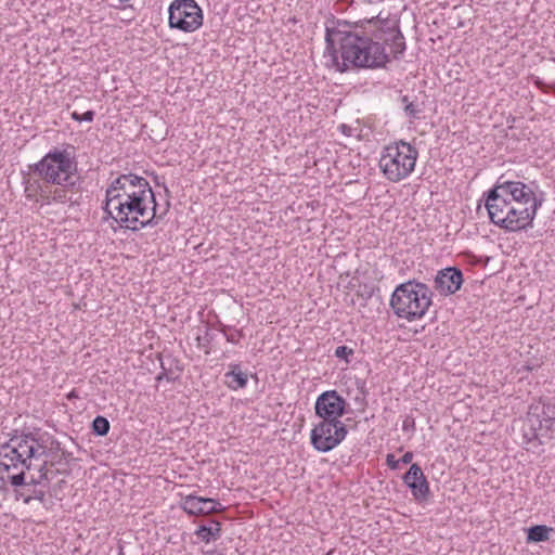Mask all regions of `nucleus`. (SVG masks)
<instances>
[{"label":"nucleus","instance_id":"nucleus-36","mask_svg":"<svg viewBox=\"0 0 555 555\" xmlns=\"http://www.w3.org/2000/svg\"><path fill=\"white\" fill-rule=\"evenodd\" d=\"M72 118L76 121H81V114L77 113V112H74L72 114Z\"/></svg>","mask_w":555,"mask_h":555},{"label":"nucleus","instance_id":"nucleus-30","mask_svg":"<svg viewBox=\"0 0 555 555\" xmlns=\"http://www.w3.org/2000/svg\"><path fill=\"white\" fill-rule=\"evenodd\" d=\"M94 116H95L94 111H87L83 114H81V121L91 122V121H93Z\"/></svg>","mask_w":555,"mask_h":555},{"label":"nucleus","instance_id":"nucleus-16","mask_svg":"<svg viewBox=\"0 0 555 555\" xmlns=\"http://www.w3.org/2000/svg\"><path fill=\"white\" fill-rule=\"evenodd\" d=\"M181 508L189 515H209L224 511V507L215 500L209 498L197 496L194 494L186 495L181 501Z\"/></svg>","mask_w":555,"mask_h":555},{"label":"nucleus","instance_id":"nucleus-37","mask_svg":"<svg viewBox=\"0 0 555 555\" xmlns=\"http://www.w3.org/2000/svg\"><path fill=\"white\" fill-rule=\"evenodd\" d=\"M356 400L361 403V411H364V408L366 405L364 397L362 399L357 398Z\"/></svg>","mask_w":555,"mask_h":555},{"label":"nucleus","instance_id":"nucleus-28","mask_svg":"<svg viewBox=\"0 0 555 555\" xmlns=\"http://www.w3.org/2000/svg\"><path fill=\"white\" fill-rule=\"evenodd\" d=\"M386 464L391 468V469H398L399 468V464H400V461L397 460L393 454L389 453L387 454V457H386Z\"/></svg>","mask_w":555,"mask_h":555},{"label":"nucleus","instance_id":"nucleus-25","mask_svg":"<svg viewBox=\"0 0 555 555\" xmlns=\"http://www.w3.org/2000/svg\"><path fill=\"white\" fill-rule=\"evenodd\" d=\"M401 102L404 104V112L409 117L418 118L421 109H418L413 102H409V98L406 95L401 98Z\"/></svg>","mask_w":555,"mask_h":555},{"label":"nucleus","instance_id":"nucleus-38","mask_svg":"<svg viewBox=\"0 0 555 555\" xmlns=\"http://www.w3.org/2000/svg\"><path fill=\"white\" fill-rule=\"evenodd\" d=\"M77 397H78V396H77L76 390H72V391L67 395V398H68V399H74V398H77Z\"/></svg>","mask_w":555,"mask_h":555},{"label":"nucleus","instance_id":"nucleus-40","mask_svg":"<svg viewBox=\"0 0 555 555\" xmlns=\"http://www.w3.org/2000/svg\"><path fill=\"white\" fill-rule=\"evenodd\" d=\"M341 130L344 133L348 132V130H350V128L346 125H341Z\"/></svg>","mask_w":555,"mask_h":555},{"label":"nucleus","instance_id":"nucleus-42","mask_svg":"<svg viewBox=\"0 0 555 555\" xmlns=\"http://www.w3.org/2000/svg\"><path fill=\"white\" fill-rule=\"evenodd\" d=\"M208 334H209V331H208V330H206L205 340H206V343H207V344L210 341V340L207 338Z\"/></svg>","mask_w":555,"mask_h":555},{"label":"nucleus","instance_id":"nucleus-21","mask_svg":"<svg viewBox=\"0 0 555 555\" xmlns=\"http://www.w3.org/2000/svg\"><path fill=\"white\" fill-rule=\"evenodd\" d=\"M553 531L554 529L552 527H547L545 525H533L526 529V542L528 544L545 542L550 539V534Z\"/></svg>","mask_w":555,"mask_h":555},{"label":"nucleus","instance_id":"nucleus-41","mask_svg":"<svg viewBox=\"0 0 555 555\" xmlns=\"http://www.w3.org/2000/svg\"><path fill=\"white\" fill-rule=\"evenodd\" d=\"M196 340H197V345H198V346H205V344H204V343H202V337H201V336H198V337L196 338Z\"/></svg>","mask_w":555,"mask_h":555},{"label":"nucleus","instance_id":"nucleus-18","mask_svg":"<svg viewBox=\"0 0 555 555\" xmlns=\"http://www.w3.org/2000/svg\"><path fill=\"white\" fill-rule=\"evenodd\" d=\"M229 371L224 374L225 385L232 390H238L245 388L248 383V375L243 372L241 365L237 363H231Z\"/></svg>","mask_w":555,"mask_h":555},{"label":"nucleus","instance_id":"nucleus-22","mask_svg":"<svg viewBox=\"0 0 555 555\" xmlns=\"http://www.w3.org/2000/svg\"><path fill=\"white\" fill-rule=\"evenodd\" d=\"M111 424L108 420L102 415H98L91 424L92 434L99 437H104L108 434Z\"/></svg>","mask_w":555,"mask_h":555},{"label":"nucleus","instance_id":"nucleus-14","mask_svg":"<svg viewBox=\"0 0 555 555\" xmlns=\"http://www.w3.org/2000/svg\"><path fill=\"white\" fill-rule=\"evenodd\" d=\"M464 276L457 267H447L439 270L434 280V287L441 296L455 294L463 285Z\"/></svg>","mask_w":555,"mask_h":555},{"label":"nucleus","instance_id":"nucleus-2","mask_svg":"<svg viewBox=\"0 0 555 555\" xmlns=\"http://www.w3.org/2000/svg\"><path fill=\"white\" fill-rule=\"evenodd\" d=\"M47 448L31 433L13 435L0 446V474L7 473L12 487H48L52 480V469Z\"/></svg>","mask_w":555,"mask_h":555},{"label":"nucleus","instance_id":"nucleus-12","mask_svg":"<svg viewBox=\"0 0 555 555\" xmlns=\"http://www.w3.org/2000/svg\"><path fill=\"white\" fill-rule=\"evenodd\" d=\"M108 194L124 195L127 197L141 196L140 198L156 202L155 194L149 181L135 173H122L114 179L106 192Z\"/></svg>","mask_w":555,"mask_h":555},{"label":"nucleus","instance_id":"nucleus-24","mask_svg":"<svg viewBox=\"0 0 555 555\" xmlns=\"http://www.w3.org/2000/svg\"><path fill=\"white\" fill-rule=\"evenodd\" d=\"M37 439L47 448L46 449L47 455H42V459L47 460L48 456H53L54 454H56L59 452L62 453L63 450L61 448V443L56 439L52 438L49 447L47 444H44V441L42 438H37Z\"/></svg>","mask_w":555,"mask_h":555},{"label":"nucleus","instance_id":"nucleus-7","mask_svg":"<svg viewBox=\"0 0 555 555\" xmlns=\"http://www.w3.org/2000/svg\"><path fill=\"white\" fill-rule=\"evenodd\" d=\"M485 197L489 219L500 229L518 232L532 228L537 214H532L529 208L515 209L509 206L506 197L498 195L496 189H490Z\"/></svg>","mask_w":555,"mask_h":555},{"label":"nucleus","instance_id":"nucleus-13","mask_svg":"<svg viewBox=\"0 0 555 555\" xmlns=\"http://www.w3.org/2000/svg\"><path fill=\"white\" fill-rule=\"evenodd\" d=\"M349 404L337 390L320 393L314 403V413L321 420L341 422L339 418L348 413Z\"/></svg>","mask_w":555,"mask_h":555},{"label":"nucleus","instance_id":"nucleus-31","mask_svg":"<svg viewBox=\"0 0 555 555\" xmlns=\"http://www.w3.org/2000/svg\"><path fill=\"white\" fill-rule=\"evenodd\" d=\"M413 460V453L412 452H405L401 459L399 460L402 464H410Z\"/></svg>","mask_w":555,"mask_h":555},{"label":"nucleus","instance_id":"nucleus-11","mask_svg":"<svg viewBox=\"0 0 555 555\" xmlns=\"http://www.w3.org/2000/svg\"><path fill=\"white\" fill-rule=\"evenodd\" d=\"M347 434L343 422L321 420L310 431V443L317 451L326 453L339 446Z\"/></svg>","mask_w":555,"mask_h":555},{"label":"nucleus","instance_id":"nucleus-10","mask_svg":"<svg viewBox=\"0 0 555 555\" xmlns=\"http://www.w3.org/2000/svg\"><path fill=\"white\" fill-rule=\"evenodd\" d=\"M168 12L170 28L193 33L203 25V11L195 0H173Z\"/></svg>","mask_w":555,"mask_h":555},{"label":"nucleus","instance_id":"nucleus-6","mask_svg":"<svg viewBox=\"0 0 555 555\" xmlns=\"http://www.w3.org/2000/svg\"><path fill=\"white\" fill-rule=\"evenodd\" d=\"M431 304V289L425 283L415 280L399 284L390 298V307L395 314L408 321L423 318Z\"/></svg>","mask_w":555,"mask_h":555},{"label":"nucleus","instance_id":"nucleus-32","mask_svg":"<svg viewBox=\"0 0 555 555\" xmlns=\"http://www.w3.org/2000/svg\"><path fill=\"white\" fill-rule=\"evenodd\" d=\"M40 198L42 199V202H44L47 204H50L52 202L50 191L48 192V191L41 190Z\"/></svg>","mask_w":555,"mask_h":555},{"label":"nucleus","instance_id":"nucleus-34","mask_svg":"<svg viewBox=\"0 0 555 555\" xmlns=\"http://www.w3.org/2000/svg\"><path fill=\"white\" fill-rule=\"evenodd\" d=\"M509 206L515 207V209H524L525 204L518 203L517 201L508 199Z\"/></svg>","mask_w":555,"mask_h":555},{"label":"nucleus","instance_id":"nucleus-27","mask_svg":"<svg viewBox=\"0 0 555 555\" xmlns=\"http://www.w3.org/2000/svg\"><path fill=\"white\" fill-rule=\"evenodd\" d=\"M415 429H416V426H415L414 417H412L410 415L405 416V418L403 420V423H402V430L406 431V433H414Z\"/></svg>","mask_w":555,"mask_h":555},{"label":"nucleus","instance_id":"nucleus-3","mask_svg":"<svg viewBox=\"0 0 555 555\" xmlns=\"http://www.w3.org/2000/svg\"><path fill=\"white\" fill-rule=\"evenodd\" d=\"M141 196L127 197L124 195L105 193L103 203V221L112 219L119 228L138 232L146 227H156L164 218V214H157V202L140 198Z\"/></svg>","mask_w":555,"mask_h":555},{"label":"nucleus","instance_id":"nucleus-5","mask_svg":"<svg viewBox=\"0 0 555 555\" xmlns=\"http://www.w3.org/2000/svg\"><path fill=\"white\" fill-rule=\"evenodd\" d=\"M554 430L555 404L542 399L532 402L521 426L526 450L537 452L546 440L552 438Z\"/></svg>","mask_w":555,"mask_h":555},{"label":"nucleus","instance_id":"nucleus-20","mask_svg":"<svg viewBox=\"0 0 555 555\" xmlns=\"http://www.w3.org/2000/svg\"><path fill=\"white\" fill-rule=\"evenodd\" d=\"M194 534L205 543L216 541L221 537V524L218 520L211 519L210 525H201Z\"/></svg>","mask_w":555,"mask_h":555},{"label":"nucleus","instance_id":"nucleus-4","mask_svg":"<svg viewBox=\"0 0 555 555\" xmlns=\"http://www.w3.org/2000/svg\"><path fill=\"white\" fill-rule=\"evenodd\" d=\"M75 156L66 149H53L29 169L44 182L64 184L72 190H82V178L77 175Z\"/></svg>","mask_w":555,"mask_h":555},{"label":"nucleus","instance_id":"nucleus-15","mask_svg":"<svg viewBox=\"0 0 555 555\" xmlns=\"http://www.w3.org/2000/svg\"><path fill=\"white\" fill-rule=\"evenodd\" d=\"M402 479L417 502H425L428 500L430 494L429 483L418 464H412L403 475Z\"/></svg>","mask_w":555,"mask_h":555},{"label":"nucleus","instance_id":"nucleus-9","mask_svg":"<svg viewBox=\"0 0 555 555\" xmlns=\"http://www.w3.org/2000/svg\"><path fill=\"white\" fill-rule=\"evenodd\" d=\"M492 189H496L498 195L506 198L511 196V199L524 203L532 214H537L545 201V193L540 190L535 181L525 183L506 180L504 176H501Z\"/></svg>","mask_w":555,"mask_h":555},{"label":"nucleus","instance_id":"nucleus-19","mask_svg":"<svg viewBox=\"0 0 555 555\" xmlns=\"http://www.w3.org/2000/svg\"><path fill=\"white\" fill-rule=\"evenodd\" d=\"M15 490V499L22 500L25 504L29 505L31 501H39L42 505L47 502V492L43 487H20Z\"/></svg>","mask_w":555,"mask_h":555},{"label":"nucleus","instance_id":"nucleus-23","mask_svg":"<svg viewBox=\"0 0 555 555\" xmlns=\"http://www.w3.org/2000/svg\"><path fill=\"white\" fill-rule=\"evenodd\" d=\"M353 354L354 350L346 345L338 346L334 351V356L344 360L347 364L351 362V357H353Z\"/></svg>","mask_w":555,"mask_h":555},{"label":"nucleus","instance_id":"nucleus-1","mask_svg":"<svg viewBox=\"0 0 555 555\" xmlns=\"http://www.w3.org/2000/svg\"><path fill=\"white\" fill-rule=\"evenodd\" d=\"M325 53L331 66L339 73L353 68H382L390 61V54L399 60L405 49V39L399 20L393 17L350 23L334 16L325 22Z\"/></svg>","mask_w":555,"mask_h":555},{"label":"nucleus","instance_id":"nucleus-29","mask_svg":"<svg viewBox=\"0 0 555 555\" xmlns=\"http://www.w3.org/2000/svg\"><path fill=\"white\" fill-rule=\"evenodd\" d=\"M65 459V451H62L61 455H53L52 456V460L49 461V467L51 468L52 466L56 465V464H61V462Z\"/></svg>","mask_w":555,"mask_h":555},{"label":"nucleus","instance_id":"nucleus-26","mask_svg":"<svg viewBox=\"0 0 555 555\" xmlns=\"http://www.w3.org/2000/svg\"><path fill=\"white\" fill-rule=\"evenodd\" d=\"M229 328V326L227 325H222L220 327V331L223 333V335L225 336V339L229 343H232V344H237L238 340L243 337V331L242 330H236L234 333H231V334H228L227 333V330Z\"/></svg>","mask_w":555,"mask_h":555},{"label":"nucleus","instance_id":"nucleus-35","mask_svg":"<svg viewBox=\"0 0 555 555\" xmlns=\"http://www.w3.org/2000/svg\"><path fill=\"white\" fill-rule=\"evenodd\" d=\"M202 555H224V554L218 550H210V551L203 552Z\"/></svg>","mask_w":555,"mask_h":555},{"label":"nucleus","instance_id":"nucleus-39","mask_svg":"<svg viewBox=\"0 0 555 555\" xmlns=\"http://www.w3.org/2000/svg\"><path fill=\"white\" fill-rule=\"evenodd\" d=\"M341 130L344 133L348 132V130H350V128L346 125H341Z\"/></svg>","mask_w":555,"mask_h":555},{"label":"nucleus","instance_id":"nucleus-33","mask_svg":"<svg viewBox=\"0 0 555 555\" xmlns=\"http://www.w3.org/2000/svg\"><path fill=\"white\" fill-rule=\"evenodd\" d=\"M162 369H163V372H160L157 376H156V380L159 382V380H163L164 378H166L167 380H170V378L168 377L167 375V370L165 369L164 364L162 363Z\"/></svg>","mask_w":555,"mask_h":555},{"label":"nucleus","instance_id":"nucleus-17","mask_svg":"<svg viewBox=\"0 0 555 555\" xmlns=\"http://www.w3.org/2000/svg\"><path fill=\"white\" fill-rule=\"evenodd\" d=\"M53 191H50L51 199L57 204L78 205L80 203V193L82 190H72L64 184H56Z\"/></svg>","mask_w":555,"mask_h":555},{"label":"nucleus","instance_id":"nucleus-8","mask_svg":"<svg viewBox=\"0 0 555 555\" xmlns=\"http://www.w3.org/2000/svg\"><path fill=\"white\" fill-rule=\"evenodd\" d=\"M417 157L418 151L414 145L399 140L383 149L379 168L387 180L399 182L413 172Z\"/></svg>","mask_w":555,"mask_h":555}]
</instances>
